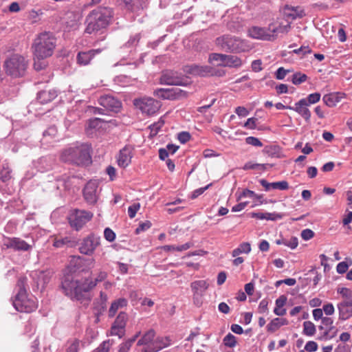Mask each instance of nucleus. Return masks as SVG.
<instances>
[{
	"mask_svg": "<svg viewBox=\"0 0 352 352\" xmlns=\"http://www.w3.org/2000/svg\"><path fill=\"white\" fill-rule=\"evenodd\" d=\"M133 105L148 116L154 115L160 107V102L150 97L135 98L133 100Z\"/></svg>",
	"mask_w": 352,
	"mask_h": 352,
	"instance_id": "9",
	"label": "nucleus"
},
{
	"mask_svg": "<svg viewBox=\"0 0 352 352\" xmlns=\"http://www.w3.org/2000/svg\"><path fill=\"white\" fill-rule=\"evenodd\" d=\"M338 294H340L342 300H349L352 299V291L346 287H341L337 289Z\"/></svg>",
	"mask_w": 352,
	"mask_h": 352,
	"instance_id": "46",
	"label": "nucleus"
},
{
	"mask_svg": "<svg viewBox=\"0 0 352 352\" xmlns=\"http://www.w3.org/2000/svg\"><path fill=\"white\" fill-rule=\"evenodd\" d=\"M320 94L319 93H314V94H309L307 98H305V101H307V105H310V104H315V103H317L318 102L320 101Z\"/></svg>",
	"mask_w": 352,
	"mask_h": 352,
	"instance_id": "51",
	"label": "nucleus"
},
{
	"mask_svg": "<svg viewBox=\"0 0 352 352\" xmlns=\"http://www.w3.org/2000/svg\"><path fill=\"white\" fill-rule=\"evenodd\" d=\"M6 73L12 78L23 77L27 71L28 61L20 54H13L4 63Z\"/></svg>",
	"mask_w": 352,
	"mask_h": 352,
	"instance_id": "6",
	"label": "nucleus"
},
{
	"mask_svg": "<svg viewBox=\"0 0 352 352\" xmlns=\"http://www.w3.org/2000/svg\"><path fill=\"white\" fill-rule=\"evenodd\" d=\"M251 245L248 242L241 243L236 248L232 250V256L236 257L241 254H249L251 252Z\"/></svg>",
	"mask_w": 352,
	"mask_h": 352,
	"instance_id": "34",
	"label": "nucleus"
},
{
	"mask_svg": "<svg viewBox=\"0 0 352 352\" xmlns=\"http://www.w3.org/2000/svg\"><path fill=\"white\" fill-rule=\"evenodd\" d=\"M12 169L8 164L3 165L1 170H0V179L6 183L9 182L12 179Z\"/></svg>",
	"mask_w": 352,
	"mask_h": 352,
	"instance_id": "37",
	"label": "nucleus"
},
{
	"mask_svg": "<svg viewBox=\"0 0 352 352\" xmlns=\"http://www.w3.org/2000/svg\"><path fill=\"white\" fill-rule=\"evenodd\" d=\"M53 238V246L56 248H63L64 247L73 248L78 243L76 239L71 236L64 237L54 236Z\"/></svg>",
	"mask_w": 352,
	"mask_h": 352,
	"instance_id": "19",
	"label": "nucleus"
},
{
	"mask_svg": "<svg viewBox=\"0 0 352 352\" xmlns=\"http://www.w3.org/2000/svg\"><path fill=\"white\" fill-rule=\"evenodd\" d=\"M182 91L178 88L158 89L154 91V96L162 99H175Z\"/></svg>",
	"mask_w": 352,
	"mask_h": 352,
	"instance_id": "24",
	"label": "nucleus"
},
{
	"mask_svg": "<svg viewBox=\"0 0 352 352\" xmlns=\"http://www.w3.org/2000/svg\"><path fill=\"white\" fill-rule=\"evenodd\" d=\"M126 8L132 11L136 12L143 9L145 0H122Z\"/></svg>",
	"mask_w": 352,
	"mask_h": 352,
	"instance_id": "31",
	"label": "nucleus"
},
{
	"mask_svg": "<svg viewBox=\"0 0 352 352\" xmlns=\"http://www.w3.org/2000/svg\"><path fill=\"white\" fill-rule=\"evenodd\" d=\"M314 236V232L310 229H305L301 232V237L304 240H309Z\"/></svg>",
	"mask_w": 352,
	"mask_h": 352,
	"instance_id": "64",
	"label": "nucleus"
},
{
	"mask_svg": "<svg viewBox=\"0 0 352 352\" xmlns=\"http://www.w3.org/2000/svg\"><path fill=\"white\" fill-rule=\"evenodd\" d=\"M226 54L212 53L209 55L208 61L210 63L217 62V65L226 67Z\"/></svg>",
	"mask_w": 352,
	"mask_h": 352,
	"instance_id": "35",
	"label": "nucleus"
},
{
	"mask_svg": "<svg viewBox=\"0 0 352 352\" xmlns=\"http://www.w3.org/2000/svg\"><path fill=\"white\" fill-rule=\"evenodd\" d=\"M108 276V273L106 271L100 270L98 272H96V276L94 278H92V281L94 282V284L96 287V285L104 280H106V278Z\"/></svg>",
	"mask_w": 352,
	"mask_h": 352,
	"instance_id": "43",
	"label": "nucleus"
},
{
	"mask_svg": "<svg viewBox=\"0 0 352 352\" xmlns=\"http://www.w3.org/2000/svg\"><path fill=\"white\" fill-rule=\"evenodd\" d=\"M322 323L323 325L329 328L324 333V336L325 337H327L329 333L332 330L335 329V327L333 326V320L331 318L324 317L323 318H322Z\"/></svg>",
	"mask_w": 352,
	"mask_h": 352,
	"instance_id": "44",
	"label": "nucleus"
},
{
	"mask_svg": "<svg viewBox=\"0 0 352 352\" xmlns=\"http://www.w3.org/2000/svg\"><path fill=\"white\" fill-rule=\"evenodd\" d=\"M102 122V120L100 118H93V119H90L89 121H88V123H87V129H96L98 127L100 126V124Z\"/></svg>",
	"mask_w": 352,
	"mask_h": 352,
	"instance_id": "58",
	"label": "nucleus"
},
{
	"mask_svg": "<svg viewBox=\"0 0 352 352\" xmlns=\"http://www.w3.org/2000/svg\"><path fill=\"white\" fill-rule=\"evenodd\" d=\"M305 349L309 352H314L318 349V344L314 341H309L305 346Z\"/></svg>",
	"mask_w": 352,
	"mask_h": 352,
	"instance_id": "63",
	"label": "nucleus"
},
{
	"mask_svg": "<svg viewBox=\"0 0 352 352\" xmlns=\"http://www.w3.org/2000/svg\"><path fill=\"white\" fill-rule=\"evenodd\" d=\"M215 45L220 50L231 53L250 51L252 46L245 40L232 34H224L215 39Z\"/></svg>",
	"mask_w": 352,
	"mask_h": 352,
	"instance_id": "4",
	"label": "nucleus"
},
{
	"mask_svg": "<svg viewBox=\"0 0 352 352\" xmlns=\"http://www.w3.org/2000/svg\"><path fill=\"white\" fill-rule=\"evenodd\" d=\"M190 287L193 302L196 306L200 307L203 303V296L209 287V283L206 280H195L191 283Z\"/></svg>",
	"mask_w": 352,
	"mask_h": 352,
	"instance_id": "11",
	"label": "nucleus"
},
{
	"mask_svg": "<svg viewBox=\"0 0 352 352\" xmlns=\"http://www.w3.org/2000/svg\"><path fill=\"white\" fill-rule=\"evenodd\" d=\"M16 287L19 289L17 293H21L22 292H27L28 278L24 276L19 277L17 281Z\"/></svg>",
	"mask_w": 352,
	"mask_h": 352,
	"instance_id": "48",
	"label": "nucleus"
},
{
	"mask_svg": "<svg viewBox=\"0 0 352 352\" xmlns=\"http://www.w3.org/2000/svg\"><path fill=\"white\" fill-rule=\"evenodd\" d=\"M93 217L91 212L76 209L71 212L68 219L69 223L74 229L79 230Z\"/></svg>",
	"mask_w": 352,
	"mask_h": 352,
	"instance_id": "10",
	"label": "nucleus"
},
{
	"mask_svg": "<svg viewBox=\"0 0 352 352\" xmlns=\"http://www.w3.org/2000/svg\"><path fill=\"white\" fill-rule=\"evenodd\" d=\"M190 138L191 136L188 132L183 131L178 134V140L182 144L188 142L190 140Z\"/></svg>",
	"mask_w": 352,
	"mask_h": 352,
	"instance_id": "59",
	"label": "nucleus"
},
{
	"mask_svg": "<svg viewBox=\"0 0 352 352\" xmlns=\"http://www.w3.org/2000/svg\"><path fill=\"white\" fill-rule=\"evenodd\" d=\"M57 96V92L54 89H45L41 91L37 96V100L41 104H47L54 100Z\"/></svg>",
	"mask_w": 352,
	"mask_h": 352,
	"instance_id": "27",
	"label": "nucleus"
},
{
	"mask_svg": "<svg viewBox=\"0 0 352 352\" xmlns=\"http://www.w3.org/2000/svg\"><path fill=\"white\" fill-rule=\"evenodd\" d=\"M69 346L66 349V352H78L80 340L78 339H73L68 342Z\"/></svg>",
	"mask_w": 352,
	"mask_h": 352,
	"instance_id": "49",
	"label": "nucleus"
},
{
	"mask_svg": "<svg viewBox=\"0 0 352 352\" xmlns=\"http://www.w3.org/2000/svg\"><path fill=\"white\" fill-rule=\"evenodd\" d=\"M113 10L108 7H98L92 10L86 18L85 32L92 34L106 28L113 17Z\"/></svg>",
	"mask_w": 352,
	"mask_h": 352,
	"instance_id": "3",
	"label": "nucleus"
},
{
	"mask_svg": "<svg viewBox=\"0 0 352 352\" xmlns=\"http://www.w3.org/2000/svg\"><path fill=\"white\" fill-rule=\"evenodd\" d=\"M56 47V38L50 32H43L35 38L32 48L37 59H45L53 54Z\"/></svg>",
	"mask_w": 352,
	"mask_h": 352,
	"instance_id": "5",
	"label": "nucleus"
},
{
	"mask_svg": "<svg viewBox=\"0 0 352 352\" xmlns=\"http://www.w3.org/2000/svg\"><path fill=\"white\" fill-rule=\"evenodd\" d=\"M140 331L136 333V334L131 339H129L126 342L122 343L119 346L118 352H128L131 349L133 342L136 340V339L140 336Z\"/></svg>",
	"mask_w": 352,
	"mask_h": 352,
	"instance_id": "36",
	"label": "nucleus"
},
{
	"mask_svg": "<svg viewBox=\"0 0 352 352\" xmlns=\"http://www.w3.org/2000/svg\"><path fill=\"white\" fill-rule=\"evenodd\" d=\"M345 97L346 94L344 93L333 92L325 94L322 98V100L329 107H333Z\"/></svg>",
	"mask_w": 352,
	"mask_h": 352,
	"instance_id": "23",
	"label": "nucleus"
},
{
	"mask_svg": "<svg viewBox=\"0 0 352 352\" xmlns=\"http://www.w3.org/2000/svg\"><path fill=\"white\" fill-rule=\"evenodd\" d=\"M100 50H91L88 52H80L77 55V63L80 65H88L96 54H99Z\"/></svg>",
	"mask_w": 352,
	"mask_h": 352,
	"instance_id": "25",
	"label": "nucleus"
},
{
	"mask_svg": "<svg viewBox=\"0 0 352 352\" xmlns=\"http://www.w3.org/2000/svg\"><path fill=\"white\" fill-rule=\"evenodd\" d=\"M291 29V22L287 21L286 24L272 23L270 24V32L273 34L274 40L279 33H287Z\"/></svg>",
	"mask_w": 352,
	"mask_h": 352,
	"instance_id": "26",
	"label": "nucleus"
},
{
	"mask_svg": "<svg viewBox=\"0 0 352 352\" xmlns=\"http://www.w3.org/2000/svg\"><path fill=\"white\" fill-rule=\"evenodd\" d=\"M126 305L127 301L125 298H119L118 300H115L111 303L109 308V316L110 317H113L120 307H124L126 306Z\"/></svg>",
	"mask_w": 352,
	"mask_h": 352,
	"instance_id": "33",
	"label": "nucleus"
},
{
	"mask_svg": "<svg viewBox=\"0 0 352 352\" xmlns=\"http://www.w3.org/2000/svg\"><path fill=\"white\" fill-rule=\"evenodd\" d=\"M99 104L105 109L118 112L122 107L121 102L111 95L102 96L98 100Z\"/></svg>",
	"mask_w": 352,
	"mask_h": 352,
	"instance_id": "14",
	"label": "nucleus"
},
{
	"mask_svg": "<svg viewBox=\"0 0 352 352\" xmlns=\"http://www.w3.org/2000/svg\"><path fill=\"white\" fill-rule=\"evenodd\" d=\"M226 67L239 68L242 66L243 60L237 56L226 54Z\"/></svg>",
	"mask_w": 352,
	"mask_h": 352,
	"instance_id": "32",
	"label": "nucleus"
},
{
	"mask_svg": "<svg viewBox=\"0 0 352 352\" xmlns=\"http://www.w3.org/2000/svg\"><path fill=\"white\" fill-rule=\"evenodd\" d=\"M267 164H254L251 162H248L245 164V165L243 167V170H254L259 168L261 170H265L267 166Z\"/></svg>",
	"mask_w": 352,
	"mask_h": 352,
	"instance_id": "47",
	"label": "nucleus"
},
{
	"mask_svg": "<svg viewBox=\"0 0 352 352\" xmlns=\"http://www.w3.org/2000/svg\"><path fill=\"white\" fill-rule=\"evenodd\" d=\"M258 311L260 314H265L268 312V300L263 299L258 307Z\"/></svg>",
	"mask_w": 352,
	"mask_h": 352,
	"instance_id": "57",
	"label": "nucleus"
},
{
	"mask_svg": "<svg viewBox=\"0 0 352 352\" xmlns=\"http://www.w3.org/2000/svg\"><path fill=\"white\" fill-rule=\"evenodd\" d=\"M223 342L226 346L230 348H233L236 344V337L230 333L224 337Z\"/></svg>",
	"mask_w": 352,
	"mask_h": 352,
	"instance_id": "45",
	"label": "nucleus"
},
{
	"mask_svg": "<svg viewBox=\"0 0 352 352\" xmlns=\"http://www.w3.org/2000/svg\"><path fill=\"white\" fill-rule=\"evenodd\" d=\"M283 319L276 318L273 319L267 325V330L269 332L273 333L276 331L280 326L285 324L284 322H281Z\"/></svg>",
	"mask_w": 352,
	"mask_h": 352,
	"instance_id": "38",
	"label": "nucleus"
},
{
	"mask_svg": "<svg viewBox=\"0 0 352 352\" xmlns=\"http://www.w3.org/2000/svg\"><path fill=\"white\" fill-rule=\"evenodd\" d=\"M283 14L287 21H292L298 18H302L305 13L300 7L286 6L283 9Z\"/></svg>",
	"mask_w": 352,
	"mask_h": 352,
	"instance_id": "21",
	"label": "nucleus"
},
{
	"mask_svg": "<svg viewBox=\"0 0 352 352\" xmlns=\"http://www.w3.org/2000/svg\"><path fill=\"white\" fill-rule=\"evenodd\" d=\"M271 186L272 189H278L280 190H288L289 188V184L287 181L272 182L271 183Z\"/></svg>",
	"mask_w": 352,
	"mask_h": 352,
	"instance_id": "50",
	"label": "nucleus"
},
{
	"mask_svg": "<svg viewBox=\"0 0 352 352\" xmlns=\"http://www.w3.org/2000/svg\"><path fill=\"white\" fill-rule=\"evenodd\" d=\"M61 287L66 296L72 299L82 301L87 298L88 293L96 286L91 278L78 280H75L72 274H65L62 280Z\"/></svg>",
	"mask_w": 352,
	"mask_h": 352,
	"instance_id": "1",
	"label": "nucleus"
},
{
	"mask_svg": "<svg viewBox=\"0 0 352 352\" xmlns=\"http://www.w3.org/2000/svg\"><path fill=\"white\" fill-rule=\"evenodd\" d=\"M98 183L96 181H89L83 189V196L89 204H94L98 199Z\"/></svg>",
	"mask_w": 352,
	"mask_h": 352,
	"instance_id": "15",
	"label": "nucleus"
},
{
	"mask_svg": "<svg viewBox=\"0 0 352 352\" xmlns=\"http://www.w3.org/2000/svg\"><path fill=\"white\" fill-rule=\"evenodd\" d=\"M337 307L340 320H346L352 317V299L342 300L338 304Z\"/></svg>",
	"mask_w": 352,
	"mask_h": 352,
	"instance_id": "20",
	"label": "nucleus"
},
{
	"mask_svg": "<svg viewBox=\"0 0 352 352\" xmlns=\"http://www.w3.org/2000/svg\"><path fill=\"white\" fill-rule=\"evenodd\" d=\"M151 225L152 224L149 221L141 222L138 227L135 229V233L138 234L142 232L146 231L151 227Z\"/></svg>",
	"mask_w": 352,
	"mask_h": 352,
	"instance_id": "53",
	"label": "nucleus"
},
{
	"mask_svg": "<svg viewBox=\"0 0 352 352\" xmlns=\"http://www.w3.org/2000/svg\"><path fill=\"white\" fill-rule=\"evenodd\" d=\"M126 314L124 312L120 313L111 327V335L118 336L121 338L124 333V329L126 325Z\"/></svg>",
	"mask_w": 352,
	"mask_h": 352,
	"instance_id": "17",
	"label": "nucleus"
},
{
	"mask_svg": "<svg viewBox=\"0 0 352 352\" xmlns=\"http://www.w3.org/2000/svg\"><path fill=\"white\" fill-rule=\"evenodd\" d=\"M170 344V340L167 337H157L153 342L152 349H143L142 352H157Z\"/></svg>",
	"mask_w": 352,
	"mask_h": 352,
	"instance_id": "28",
	"label": "nucleus"
},
{
	"mask_svg": "<svg viewBox=\"0 0 352 352\" xmlns=\"http://www.w3.org/2000/svg\"><path fill=\"white\" fill-rule=\"evenodd\" d=\"M3 245L6 248L13 249L16 251H30L32 245L28 243L19 237H6L3 239Z\"/></svg>",
	"mask_w": 352,
	"mask_h": 352,
	"instance_id": "12",
	"label": "nucleus"
},
{
	"mask_svg": "<svg viewBox=\"0 0 352 352\" xmlns=\"http://www.w3.org/2000/svg\"><path fill=\"white\" fill-rule=\"evenodd\" d=\"M104 236L107 241L112 242L116 239V234L111 229L107 228L104 231Z\"/></svg>",
	"mask_w": 352,
	"mask_h": 352,
	"instance_id": "56",
	"label": "nucleus"
},
{
	"mask_svg": "<svg viewBox=\"0 0 352 352\" xmlns=\"http://www.w3.org/2000/svg\"><path fill=\"white\" fill-rule=\"evenodd\" d=\"M140 208V204L139 203H135L128 208V214L131 219L135 217L137 212Z\"/></svg>",
	"mask_w": 352,
	"mask_h": 352,
	"instance_id": "54",
	"label": "nucleus"
},
{
	"mask_svg": "<svg viewBox=\"0 0 352 352\" xmlns=\"http://www.w3.org/2000/svg\"><path fill=\"white\" fill-rule=\"evenodd\" d=\"M322 311L327 316L334 314L335 309L332 303H327L323 305Z\"/></svg>",
	"mask_w": 352,
	"mask_h": 352,
	"instance_id": "62",
	"label": "nucleus"
},
{
	"mask_svg": "<svg viewBox=\"0 0 352 352\" xmlns=\"http://www.w3.org/2000/svg\"><path fill=\"white\" fill-rule=\"evenodd\" d=\"M164 125V122H158L154 123L150 126L151 133L152 135H155L158 133L159 130Z\"/></svg>",
	"mask_w": 352,
	"mask_h": 352,
	"instance_id": "60",
	"label": "nucleus"
},
{
	"mask_svg": "<svg viewBox=\"0 0 352 352\" xmlns=\"http://www.w3.org/2000/svg\"><path fill=\"white\" fill-rule=\"evenodd\" d=\"M308 77L306 74L300 72H296L292 76V82L294 85H298L307 80Z\"/></svg>",
	"mask_w": 352,
	"mask_h": 352,
	"instance_id": "42",
	"label": "nucleus"
},
{
	"mask_svg": "<svg viewBox=\"0 0 352 352\" xmlns=\"http://www.w3.org/2000/svg\"><path fill=\"white\" fill-rule=\"evenodd\" d=\"M35 276L38 278L37 287L39 285L44 287L45 285L50 280V277L43 272H35L33 275V277L34 278Z\"/></svg>",
	"mask_w": 352,
	"mask_h": 352,
	"instance_id": "41",
	"label": "nucleus"
},
{
	"mask_svg": "<svg viewBox=\"0 0 352 352\" xmlns=\"http://www.w3.org/2000/svg\"><path fill=\"white\" fill-rule=\"evenodd\" d=\"M250 217L252 218H256L258 219H266V220H272L276 221L278 219H281L283 217V214L278 213H269V212H251L250 214Z\"/></svg>",
	"mask_w": 352,
	"mask_h": 352,
	"instance_id": "30",
	"label": "nucleus"
},
{
	"mask_svg": "<svg viewBox=\"0 0 352 352\" xmlns=\"http://www.w3.org/2000/svg\"><path fill=\"white\" fill-rule=\"evenodd\" d=\"M100 244V237L91 233L81 240L78 244V251L82 254L91 256Z\"/></svg>",
	"mask_w": 352,
	"mask_h": 352,
	"instance_id": "8",
	"label": "nucleus"
},
{
	"mask_svg": "<svg viewBox=\"0 0 352 352\" xmlns=\"http://www.w3.org/2000/svg\"><path fill=\"white\" fill-rule=\"evenodd\" d=\"M289 72V70L285 69L283 67H279L276 72V78L278 80H283L286 75Z\"/></svg>",
	"mask_w": 352,
	"mask_h": 352,
	"instance_id": "61",
	"label": "nucleus"
},
{
	"mask_svg": "<svg viewBox=\"0 0 352 352\" xmlns=\"http://www.w3.org/2000/svg\"><path fill=\"white\" fill-rule=\"evenodd\" d=\"M248 35L253 38L266 41H271L273 38V34L270 32V25L267 28L252 26L248 30Z\"/></svg>",
	"mask_w": 352,
	"mask_h": 352,
	"instance_id": "16",
	"label": "nucleus"
},
{
	"mask_svg": "<svg viewBox=\"0 0 352 352\" xmlns=\"http://www.w3.org/2000/svg\"><path fill=\"white\" fill-rule=\"evenodd\" d=\"M244 197H250V198H262V195H257L254 191L245 189L240 194L237 195V201L241 200Z\"/></svg>",
	"mask_w": 352,
	"mask_h": 352,
	"instance_id": "40",
	"label": "nucleus"
},
{
	"mask_svg": "<svg viewBox=\"0 0 352 352\" xmlns=\"http://www.w3.org/2000/svg\"><path fill=\"white\" fill-rule=\"evenodd\" d=\"M245 142L248 144L256 146V147H261L263 146V143L261 142V140L253 136H249L245 138Z\"/></svg>",
	"mask_w": 352,
	"mask_h": 352,
	"instance_id": "52",
	"label": "nucleus"
},
{
	"mask_svg": "<svg viewBox=\"0 0 352 352\" xmlns=\"http://www.w3.org/2000/svg\"><path fill=\"white\" fill-rule=\"evenodd\" d=\"M290 110H293L300 115L306 121H309L311 113L308 109V105L305 99H301L295 104L294 107L290 108Z\"/></svg>",
	"mask_w": 352,
	"mask_h": 352,
	"instance_id": "22",
	"label": "nucleus"
},
{
	"mask_svg": "<svg viewBox=\"0 0 352 352\" xmlns=\"http://www.w3.org/2000/svg\"><path fill=\"white\" fill-rule=\"evenodd\" d=\"M185 72L187 74L195 76H207L213 75V73L212 72V68L207 65H188L185 67Z\"/></svg>",
	"mask_w": 352,
	"mask_h": 352,
	"instance_id": "18",
	"label": "nucleus"
},
{
	"mask_svg": "<svg viewBox=\"0 0 352 352\" xmlns=\"http://www.w3.org/2000/svg\"><path fill=\"white\" fill-rule=\"evenodd\" d=\"M316 333V327L311 321L303 322V333L308 336H312Z\"/></svg>",
	"mask_w": 352,
	"mask_h": 352,
	"instance_id": "39",
	"label": "nucleus"
},
{
	"mask_svg": "<svg viewBox=\"0 0 352 352\" xmlns=\"http://www.w3.org/2000/svg\"><path fill=\"white\" fill-rule=\"evenodd\" d=\"M155 331L153 329L147 331L138 341V345H146V349H152L153 342L155 341Z\"/></svg>",
	"mask_w": 352,
	"mask_h": 352,
	"instance_id": "29",
	"label": "nucleus"
},
{
	"mask_svg": "<svg viewBox=\"0 0 352 352\" xmlns=\"http://www.w3.org/2000/svg\"><path fill=\"white\" fill-rule=\"evenodd\" d=\"M133 146L131 145H126L120 151L117 156L118 165L122 168H126L131 163V159L133 158Z\"/></svg>",
	"mask_w": 352,
	"mask_h": 352,
	"instance_id": "13",
	"label": "nucleus"
},
{
	"mask_svg": "<svg viewBox=\"0 0 352 352\" xmlns=\"http://www.w3.org/2000/svg\"><path fill=\"white\" fill-rule=\"evenodd\" d=\"M13 306L18 311L31 313L37 309L38 301L34 296L22 292L15 296Z\"/></svg>",
	"mask_w": 352,
	"mask_h": 352,
	"instance_id": "7",
	"label": "nucleus"
},
{
	"mask_svg": "<svg viewBox=\"0 0 352 352\" xmlns=\"http://www.w3.org/2000/svg\"><path fill=\"white\" fill-rule=\"evenodd\" d=\"M111 346L109 340L104 341L93 352H109Z\"/></svg>",
	"mask_w": 352,
	"mask_h": 352,
	"instance_id": "55",
	"label": "nucleus"
},
{
	"mask_svg": "<svg viewBox=\"0 0 352 352\" xmlns=\"http://www.w3.org/2000/svg\"><path fill=\"white\" fill-rule=\"evenodd\" d=\"M91 147L87 144H76L64 149L60 160L78 166H86L91 163Z\"/></svg>",
	"mask_w": 352,
	"mask_h": 352,
	"instance_id": "2",
	"label": "nucleus"
}]
</instances>
